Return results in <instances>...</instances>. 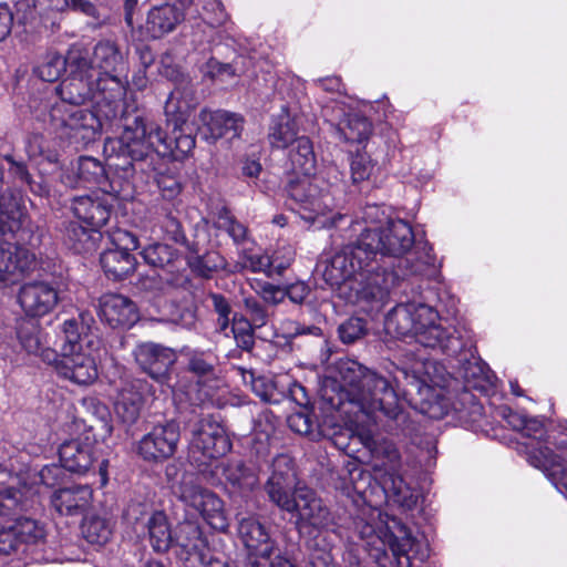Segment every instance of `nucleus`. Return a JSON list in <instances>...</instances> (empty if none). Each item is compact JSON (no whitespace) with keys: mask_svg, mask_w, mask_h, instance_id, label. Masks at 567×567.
<instances>
[{"mask_svg":"<svg viewBox=\"0 0 567 567\" xmlns=\"http://www.w3.org/2000/svg\"><path fill=\"white\" fill-rule=\"evenodd\" d=\"M347 230L357 234L355 241L344 245L324 265L322 276L331 287L347 293L349 301H374L382 307L391 289L400 280L422 275L434 262L425 259L403 258L413 247L412 227L402 219H389L385 226L362 227L359 221L344 224Z\"/></svg>","mask_w":567,"mask_h":567,"instance_id":"1","label":"nucleus"},{"mask_svg":"<svg viewBox=\"0 0 567 567\" xmlns=\"http://www.w3.org/2000/svg\"><path fill=\"white\" fill-rule=\"evenodd\" d=\"M341 395L392 435H409L412 421L400 404L392 382L357 361L339 365Z\"/></svg>","mask_w":567,"mask_h":567,"instance_id":"2","label":"nucleus"},{"mask_svg":"<svg viewBox=\"0 0 567 567\" xmlns=\"http://www.w3.org/2000/svg\"><path fill=\"white\" fill-rule=\"evenodd\" d=\"M69 75L58 86L62 102L76 106L93 102L97 112L112 122L117 117L126 86L121 79L100 78L89 56L80 49L69 51Z\"/></svg>","mask_w":567,"mask_h":567,"instance_id":"3","label":"nucleus"},{"mask_svg":"<svg viewBox=\"0 0 567 567\" xmlns=\"http://www.w3.org/2000/svg\"><path fill=\"white\" fill-rule=\"evenodd\" d=\"M100 343L89 321H64L54 342L59 351L45 348L41 359L54 364L58 373L81 385L91 384L97 378L95 360L85 350Z\"/></svg>","mask_w":567,"mask_h":567,"instance_id":"4","label":"nucleus"},{"mask_svg":"<svg viewBox=\"0 0 567 567\" xmlns=\"http://www.w3.org/2000/svg\"><path fill=\"white\" fill-rule=\"evenodd\" d=\"M286 192L299 207L301 217L317 227L343 229L344 224L352 226V218L347 214L336 213L328 216L334 206L336 188L321 177L312 174H296L290 177Z\"/></svg>","mask_w":567,"mask_h":567,"instance_id":"5","label":"nucleus"},{"mask_svg":"<svg viewBox=\"0 0 567 567\" xmlns=\"http://www.w3.org/2000/svg\"><path fill=\"white\" fill-rule=\"evenodd\" d=\"M50 121L55 133L78 146H86L96 140L104 124L112 125L97 111L78 109L56 103L50 111Z\"/></svg>","mask_w":567,"mask_h":567,"instance_id":"6","label":"nucleus"},{"mask_svg":"<svg viewBox=\"0 0 567 567\" xmlns=\"http://www.w3.org/2000/svg\"><path fill=\"white\" fill-rule=\"evenodd\" d=\"M123 106L122 102L115 121L118 120L122 123L123 132L120 135V143L127 154L136 161L143 159L153 151L165 155L171 150V144L162 130L141 115H127Z\"/></svg>","mask_w":567,"mask_h":567,"instance_id":"7","label":"nucleus"},{"mask_svg":"<svg viewBox=\"0 0 567 567\" xmlns=\"http://www.w3.org/2000/svg\"><path fill=\"white\" fill-rule=\"evenodd\" d=\"M231 443L225 429L210 417L202 419L193 433L189 458L198 466L228 453Z\"/></svg>","mask_w":567,"mask_h":567,"instance_id":"8","label":"nucleus"},{"mask_svg":"<svg viewBox=\"0 0 567 567\" xmlns=\"http://www.w3.org/2000/svg\"><path fill=\"white\" fill-rule=\"evenodd\" d=\"M301 487L293 458L286 453L275 456L270 476L264 486L269 501L281 511L292 508L296 491Z\"/></svg>","mask_w":567,"mask_h":567,"instance_id":"9","label":"nucleus"},{"mask_svg":"<svg viewBox=\"0 0 567 567\" xmlns=\"http://www.w3.org/2000/svg\"><path fill=\"white\" fill-rule=\"evenodd\" d=\"M179 499L185 504L189 519L202 517L214 529L224 530L227 519L224 502L212 491L198 485H183Z\"/></svg>","mask_w":567,"mask_h":567,"instance_id":"10","label":"nucleus"},{"mask_svg":"<svg viewBox=\"0 0 567 567\" xmlns=\"http://www.w3.org/2000/svg\"><path fill=\"white\" fill-rule=\"evenodd\" d=\"M179 244L186 247L185 260L190 272L200 279H210L225 267V259L214 250H208V235L204 227L195 228L193 238L179 234Z\"/></svg>","mask_w":567,"mask_h":567,"instance_id":"11","label":"nucleus"},{"mask_svg":"<svg viewBox=\"0 0 567 567\" xmlns=\"http://www.w3.org/2000/svg\"><path fill=\"white\" fill-rule=\"evenodd\" d=\"M414 341L427 348H440L451 357L461 355L466 343L453 324L443 326L436 321H422L416 324Z\"/></svg>","mask_w":567,"mask_h":567,"instance_id":"12","label":"nucleus"},{"mask_svg":"<svg viewBox=\"0 0 567 567\" xmlns=\"http://www.w3.org/2000/svg\"><path fill=\"white\" fill-rule=\"evenodd\" d=\"M292 504V508L284 511L296 514L298 522L319 530H328L334 525L333 515L313 489L307 486L297 489Z\"/></svg>","mask_w":567,"mask_h":567,"instance_id":"13","label":"nucleus"},{"mask_svg":"<svg viewBox=\"0 0 567 567\" xmlns=\"http://www.w3.org/2000/svg\"><path fill=\"white\" fill-rule=\"evenodd\" d=\"M138 365L154 380L166 383L171 379L176 354L173 349L153 342L141 343L134 351Z\"/></svg>","mask_w":567,"mask_h":567,"instance_id":"14","label":"nucleus"},{"mask_svg":"<svg viewBox=\"0 0 567 567\" xmlns=\"http://www.w3.org/2000/svg\"><path fill=\"white\" fill-rule=\"evenodd\" d=\"M177 446V423L172 420L159 424L143 436L138 443V454L146 461H162L171 457Z\"/></svg>","mask_w":567,"mask_h":567,"instance_id":"15","label":"nucleus"},{"mask_svg":"<svg viewBox=\"0 0 567 567\" xmlns=\"http://www.w3.org/2000/svg\"><path fill=\"white\" fill-rule=\"evenodd\" d=\"M388 528L389 545L400 567H411L412 558L423 560L427 557V549L422 548V544L413 537L410 528L401 520L393 518L392 525Z\"/></svg>","mask_w":567,"mask_h":567,"instance_id":"16","label":"nucleus"},{"mask_svg":"<svg viewBox=\"0 0 567 567\" xmlns=\"http://www.w3.org/2000/svg\"><path fill=\"white\" fill-rule=\"evenodd\" d=\"M238 536L250 556L270 558L275 550V540L267 527L254 515L238 520Z\"/></svg>","mask_w":567,"mask_h":567,"instance_id":"17","label":"nucleus"},{"mask_svg":"<svg viewBox=\"0 0 567 567\" xmlns=\"http://www.w3.org/2000/svg\"><path fill=\"white\" fill-rule=\"evenodd\" d=\"M18 301L27 316H47L58 302V293L53 287L43 281L24 284L18 295Z\"/></svg>","mask_w":567,"mask_h":567,"instance_id":"18","label":"nucleus"},{"mask_svg":"<svg viewBox=\"0 0 567 567\" xmlns=\"http://www.w3.org/2000/svg\"><path fill=\"white\" fill-rule=\"evenodd\" d=\"M433 364L417 359H410L400 363L389 362L386 372L395 386H411L420 395L430 392L429 368Z\"/></svg>","mask_w":567,"mask_h":567,"instance_id":"19","label":"nucleus"},{"mask_svg":"<svg viewBox=\"0 0 567 567\" xmlns=\"http://www.w3.org/2000/svg\"><path fill=\"white\" fill-rule=\"evenodd\" d=\"M199 117L207 130L205 137L213 142L220 138L228 142L239 138L244 127V118L239 114L224 110L202 111Z\"/></svg>","mask_w":567,"mask_h":567,"instance_id":"20","label":"nucleus"},{"mask_svg":"<svg viewBox=\"0 0 567 567\" xmlns=\"http://www.w3.org/2000/svg\"><path fill=\"white\" fill-rule=\"evenodd\" d=\"M34 264V256L27 249L11 244L0 246V286L17 282Z\"/></svg>","mask_w":567,"mask_h":567,"instance_id":"21","label":"nucleus"},{"mask_svg":"<svg viewBox=\"0 0 567 567\" xmlns=\"http://www.w3.org/2000/svg\"><path fill=\"white\" fill-rule=\"evenodd\" d=\"M59 457L61 465L69 472L84 474L97 461L96 447L87 439L66 441L59 449Z\"/></svg>","mask_w":567,"mask_h":567,"instance_id":"22","label":"nucleus"},{"mask_svg":"<svg viewBox=\"0 0 567 567\" xmlns=\"http://www.w3.org/2000/svg\"><path fill=\"white\" fill-rule=\"evenodd\" d=\"M537 445L528 453L529 464L543 471L560 493L567 494V467L561 461L554 457L551 446L543 445L539 442Z\"/></svg>","mask_w":567,"mask_h":567,"instance_id":"23","label":"nucleus"},{"mask_svg":"<svg viewBox=\"0 0 567 567\" xmlns=\"http://www.w3.org/2000/svg\"><path fill=\"white\" fill-rule=\"evenodd\" d=\"M111 210L112 206L105 194L78 196L72 203L74 216L91 227H103L111 216Z\"/></svg>","mask_w":567,"mask_h":567,"instance_id":"24","label":"nucleus"},{"mask_svg":"<svg viewBox=\"0 0 567 567\" xmlns=\"http://www.w3.org/2000/svg\"><path fill=\"white\" fill-rule=\"evenodd\" d=\"M226 484L233 493L249 495L259 485L258 470L241 460L228 461L223 468Z\"/></svg>","mask_w":567,"mask_h":567,"instance_id":"25","label":"nucleus"},{"mask_svg":"<svg viewBox=\"0 0 567 567\" xmlns=\"http://www.w3.org/2000/svg\"><path fill=\"white\" fill-rule=\"evenodd\" d=\"M92 65L97 71L100 78L120 79L116 74L124 69V55L118 45L111 40L99 41L94 49L92 58H89Z\"/></svg>","mask_w":567,"mask_h":567,"instance_id":"26","label":"nucleus"},{"mask_svg":"<svg viewBox=\"0 0 567 567\" xmlns=\"http://www.w3.org/2000/svg\"><path fill=\"white\" fill-rule=\"evenodd\" d=\"M27 218L23 196L7 189L0 195V235L14 234Z\"/></svg>","mask_w":567,"mask_h":567,"instance_id":"27","label":"nucleus"},{"mask_svg":"<svg viewBox=\"0 0 567 567\" xmlns=\"http://www.w3.org/2000/svg\"><path fill=\"white\" fill-rule=\"evenodd\" d=\"M92 496L93 492L87 485H76L56 491L51 503L62 515H78L90 506Z\"/></svg>","mask_w":567,"mask_h":567,"instance_id":"28","label":"nucleus"},{"mask_svg":"<svg viewBox=\"0 0 567 567\" xmlns=\"http://www.w3.org/2000/svg\"><path fill=\"white\" fill-rule=\"evenodd\" d=\"M100 262L106 277L114 281L125 279L136 267V259L128 248L106 249L101 254Z\"/></svg>","mask_w":567,"mask_h":567,"instance_id":"29","label":"nucleus"},{"mask_svg":"<svg viewBox=\"0 0 567 567\" xmlns=\"http://www.w3.org/2000/svg\"><path fill=\"white\" fill-rule=\"evenodd\" d=\"M96 315L103 319H138L137 305L121 293H105L94 305Z\"/></svg>","mask_w":567,"mask_h":567,"instance_id":"30","label":"nucleus"},{"mask_svg":"<svg viewBox=\"0 0 567 567\" xmlns=\"http://www.w3.org/2000/svg\"><path fill=\"white\" fill-rule=\"evenodd\" d=\"M101 227L83 226L78 221H70L65 228L64 240L76 254H87L97 248L102 238Z\"/></svg>","mask_w":567,"mask_h":567,"instance_id":"31","label":"nucleus"},{"mask_svg":"<svg viewBox=\"0 0 567 567\" xmlns=\"http://www.w3.org/2000/svg\"><path fill=\"white\" fill-rule=\"evenodd\" d=\"M187 535V543L179 544V559L184 560L185 567H206L205 556L200 553V547L204 546L202 532L199 526L194 522L186 519L181 526L179 534Z\"/></svg>","mask_w":567,"mask_h":567,"instance_id":"32","label":"nucleus"},{"mask_svg":"<svg viewBox=\"0 0 567 567\" xmlns=\"http://www.w3.org/2000/svg\"><path fill=\"white\" fill-rule=\"evenodd\" d=\"M143 403L140 382H133L121 389L115 403V412L123 423L133 424L140 417Z\"/></svg>","mask_w":567,"mask_h":567,"instance_id":"33","label":"nucleus"},{"mask_svg":"<svg viewBox=\"0 0 567 567\" xmlns=\"http://www.w3.org/2000/svg\"><path fill=\"white\" fill-rule=\"evenodd\" d=\"M33 7L42 18L52 20V24H54L53 18L58 13H62L70 8L97 18V10L90 0H33Z\"/></svg>","mask_w":567,"mask_h":567,"instance_id":"34","label":"nucleus"},{"mask_svg":"<svg viewBox=\"0 0 567 567\" xmlns=\"http://www.w3.org/2000/svg\"><path fill=\"white\" fill-rule=\"evenodd\" d=\"M358 439L374 458L383 461V465H388L392 471L399 467L400 453L394 443L377 440L369 431L359 433Z\"/></svg>","mask_w":567,"mask_h":567,"instance_id":"35","label":"nucleus"},{"mask_svg":"<svg viewBox=\"0 0 567 567\" xmlns=\"http://www.w3.org/2000/svg\"><path fill=\"white\" fill-rule=\"evenodd\" d=\"M371 123L358 113L348 114L340 121L336 131L341 140L348 143H362L371 134Z\"/></svg>","mask_w":567,"mask_h":567,"instance_id":"36","label":"nucleus"},{"mask_svg":"<svg viewBox=\"0 0 567 567\" xmlns=\"http://www.w3.org/2000/svg\"><path fill=\"white\" fill-rule=\"evenodd\" d=\"M183 355L184 370L197 378L210 377L215 372L216 357L210 351H202L184 347L179 350Z\"/></svg>","mask_w":567,"mask_h":567,"instance_id":"37","label":"nucleus"},{"mask_svg":"<svg viewBox=\"0 0 567 567\" xmlns=\"http://www.w3.org/2000/svg\"><path fill=\"white\" fill-rule=\"evenodd\" d=\"M142 257L150 266L158 268L167 275H175L177 255L172 246L159 243L150 245L143 249Z\"/></svg>","mask_w":567,"mask_h":567,"instance_id":"38","label":"nucleus"},{"mask_svg":"<svg viewBox=\"0 0 567 567\" xmlns=\"http://www.w3.org/2000/svg\"><path fill=\"white\" fill-rule=\"evenodd\" d=\"M177 22V10L174 4L165 3L152 9L147 17V31L154 38L171 32Z\"/></svg>","mask_w":567,"mask_h":567,"instance_id":"39","label":"nucleus"},{"mask_svg":"<svg viewBox=\"0 0 567 567\" xmlns=\"http://www.w3.org/2000/svg\"><path fill=\"white\" fill-rule=\"evenodd\" d=\"M289 158L296 174H312L316 168V156L311 141L301 136L298 137L289 153Z\"/></svg>","mask_w":567,"mask_h":567,"instance_id":"40","label":"nucleus"},{"mask_svg":"<svg viewBox=\"0 0 567 567\" xmlns=\"http://www.w3.org/2000/svg\"><path fill=\"white\" fill-rule=\"evenodd\" d=\"M295 121L289 114L282 113L274 118L269 128L268 140L272 147L285 148L297 140Z\"/></svg>","mask_w":567,"mask_h":567,"instance_id":"41","label":"nucleus"},{"mask_svg":"<svg viewBox=\"0 0 567 567\" xmlns=\"http://www.w3.org/2000/svg\"><path fill=\"white\" fill-rule=\"evenodd\" d=\"M383 488L390 493L391 497L400 506L408 509L415 507L417 503V494L404 482L402 476L391 473L383 482Z\"/></svg>","mask_w":567,"mask_h":567,"instance_id":"42","label":"nucleus"},{"mask_svg":"<svg viewBox=\"0 0 567 567\" xmlns=\"http://www.w3.org/2000/svg\"><path fill=\"white\" fill-rule=\"evenodd\" d=\"M151 544L156 551H166L173 543L172 533L164 513H155L147 523Z\"/></svg>","mask_w":567,"mask_h":567,"instance_id":"43","label":"nucleus"},{"mask_svg":"<svg viewBox=\"0 0 567 567\" xmlns=\"http://www.w3.org/2000/svg\"><path fill=\"white\" fill-rule=\"evenodd\" d=\"M288 426L295 433L307 436L311 441H319L326 436L321 424L313 420L307 411L295 412L288 416Z\"/></svg>","mask_w":567,"mask_h":567,"instance_id":"44","label":"nucleus"},{"mask_svg":"<svg viewBox=\"0 0 567 567\" xmlns=\"http://www.w3.org/2000/svg\"><path fill=\"white\" fill-rule=\"evenodd\" d=\"M76 175L84 187L100 185L105 179V169L100 161L90 156L78 159Z\"/></svg>","mask_w":567,"mask_h":567,"instance_id":"45","label":"nucleus"},{"mask_svg":"<svg viewBox=\"0 0 567 567\" xmlns=\"http://www.w3.org/2000/svg\"><path fill=\"white\" fill-rule=\"evenodd\" d=\"M82 534L89 543L104 545L111 538L112 527L107 519L100 516H91L84 519Z\"/></svg>","mask_w":567,"mask_h":567,"instance_id":"46","label":"nucleus"},{"mask_svg":"<svg viewBox=\"0 0 567 567\" xmlns=\"http://www.w3.org/2000/svg\"><path fill=\"white\" fill-rule=\"evenodd\" d=\"M17 336L22 348L30 354H38L41 350L43 336L38 321H20Z\"/></svg>","mask_w":567,"mask_h":567,"instance_id":"47","label":"nucleus"},{"mask_svg":"<svg viewBox=\"0 0 567 567\" xmlns=\"http://www.w3.org/2000/svg\"><path fill=\"white\" fill-rule=\"evenodd\" d=\"M454 409L458 413V420L465 424H477L483 417L482 404L476 402L474 395L470 392H463L460 395Z\"/></svg>","mask_w":567,"mask_h":567,"instance_id":"48","label":"nucleus"},{"mask_svg":"<svg viewBox=\"0 0 567 567\" xmlns=\"http://www.w3.org/2000/svg\"><path fill=\"white\" fill-rule=\"evenodd\" d=\"M65 70H69V54L65 58L59 54H51L38 66L37 72L43 81L53 82Z\"/></svg>","mask_w":567,"mask_h":567,"instance_id":"49","label":"nucleus"},{"mask_svg":"<svg viewBox=\"0 0 567 567\" xmlns=\"http://www.w3.org/2000/svg\"><path fill=\"white\" fill-rule=\"evenodd\" d=\"M24 508L22 493L13 487H7L0 491V515L9 518H16Z\"/></svg>","mask_w":567,"mask_h":567,"instance_id":"50","label":"nucleus"},{"mask_svg":"<svg viewBox=\"0 0 567 567\" xmlns=\"http://www.w3.org/2000/svg\"><path fill=\"white\" fill-rule=\"evenodd\" d=\"M390 315L402 319H432L434 310L425 303L408 301L398 303L391 309Z\"/></svg>","mask_w":567,"mask_h":567,"instance_id":"51","label":"nucleus"},{"mask_svg":"<svg viewBox=\"0 0 567 567\" xmlns=\"http://www.w3.org/2000/svg\"><path fill=\"white\" fill-rule=\"evenodd\" d=\"M382 326L385 338L401 339L404 341L414 340L416 324L422 321H378Z\"/></svg>","mask_w":567,"mask_h":567,"instance_id":"52","label":"nucleus"},{"mask_svg":"<svg viewBox=\"0 0 567 567\" xmlns=\"http://www.w3.org/2000/svg\"><path fill=\"white\" fill-rule=\"evenodd\" d=\"M215 226L218 229L225 230L235 243H241L246 238V227L237 221L225 207L218 213Z\"/></svg>","mask_w":567,"mask_h":567,"instance_id":"53","label":"nucleus"},{"mask_svg":"<svg viewBox=\"0 0 567 567\" xmlns=\"http://www.w3.org/2000/svg\"><path fill=\"white\" fill-rule=\"evenodd\" d=\"M20 543H37L44 537V530L38 523L30 518H14L12 525Z\"/></svg>","mask_w":567,"mask_h":567,"instance_id":"54","label":"nucleus"},{"mask_svg":"<svg viewBox=\"0 0 567 567\" xmlns=\"http://www.w3.org/2000/svg\"><path fill=\"white\" fill-rule=\"evenodd\" d=\"M374 164L365 152H357L351 156L350 169L353 183L368 179L373 171Z\"/></svg>","mask_w":567,"mask_h":567,"instance_id":"55","label":"nucleus"},{"mask_svg":"<svg viewBox=\"0 0 567 567\" xmlns=\"http://www.w3.org/2000/svg\"><path fill=\"white\" fill-rule=\"evenodd\" d=\"M231 323V330L235 339L243 349H249L254 344V338L251 333L252 324L250 321H224L221 329L226 330Z\"/></svg>","mask_w":567,"mask_h":567,"instance_id":"56","label":"nucleus"},{"mask_svg":"<svg viewBox=\"0 0 567 567\" xmlns=\"http://www.w3.org/2000/svg\"><path fill=\"white\" fill-rule=\"evenodd\" d=\"M309 293L308 287L303 282H296L286 289L276 288L271 290L275 302L281 301L286 296L293 303H301Z\"/></svg>","mask_w":567,"mask_h":567,"instance_id":"57","label":"nucleus"},{"mask_svg":"<svg viewBox=\"0 0 567 567\" xmlns=\"http://www.w3.org/2000/svg\"><path fill=\"white\" fill-rule=\"evenodd\" d=\"M363 321H343L339 328L338 333L343 343H353L363 338L368 329L361 324Z\"/></svg>","mask_w":567,"mask_h":567,"instance_id":"58","label":"nucleus"},{"mask_svg":"<svg viewBox=\"0 0 567 567\" xmlns=\"http://www.w3.org/2000/svg\"><path fill=\"white\" fill-rule=\"evenodd\" d=\"M251 390L265 402L275 401V384L271 380L265 377H259V379H252Z\"/></svg>","mask_w":567,"mask_h":567,"instance_id":"59","label":"nucleus"},{"mask_svg":"<svg viewBox=\"0 0 567 567\" xmlns=\"http://www.w3.org/2000/svg\"><path fill=\"white\" fill-rule=\"evenodd\" d=\"M20 544L19 537L13 528L9 526L0 530V553L9 555L18 549Z\"/></svg>","mask_w":567,"mask_h":567,"instance_id":"60","label":"nucleus"},{"mask_svg":"<svg viewBox=\"0 0 567 567\" xmlns=\"http://www.w3.org/2000/svg\"><path fill=\"white\" fill-rule=\"evenodd\" d=\"M458 361L462 363V375L467 382L472 379H478L484 374V367L475 358L470 360L466 354H464Z\"/></svg>","mask_w":567,"mask_h":567,"instance_id":"61","label":"nucleus"},{"mask_svg":"<svg viewBox=\"0 0 567 567\" xmlns=\"http://www.w3.org/2000/svg\"><path fill=\"white\" fill-rule=\"evenodd\" d=\"M204 10L208 14L210 11L213 13V17H206L205 19L207 22L212 25H220L225 22L227 14L225 12V9L223 4L217 0H208L205 6Z\"/></svg>","mask_w":567,"mask_h":567,"instance_id":"62","label":"nucleus"},{"mask_svg":"<svg viewBox=\"0 0 567 567\" xmlns=\"http://www.w3.org/2000/svg\"><path fill=\"white\" fill-rule=\"evenodd\" d=\"M13 27V13L7 3H0V42L11 33Z\"/></svg>","mask_w":567,"mask_h":567,"instance_id":"63","label":"nucleus"},{"mask_svg":"<svg viewBox=\"0 0 567 567\" xmlns=\"http://www.w3.org/2000/svg\"><path fill=\"white\" fill-rule=\"evenodd\" d=\"M309 559L312 567H337L331 553L327 549H313Z\"/></svg>","mask_w":567,"mask_h":567,"instance_id":"64","label":"nucleus"}]
</instances>
